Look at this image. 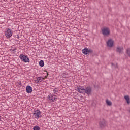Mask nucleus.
I'll return each instance as SVG.
<instances>
[{
  "instance_id": "nucleus-1",
  "label": "nucleus",
  "mask_w": 130,
  "mask_h": 130,
  "mask_svg": "<svg viewBox=\"0 0 130 130\" xmlns=\"http://www.w3.org/2000/svg\"><path fill=\"white\" fill-rule=\"evenodd\" d=\"M19 58L21 59L22 61L23 62H30V59L28 56L25 55L24 54H20L19 56Z\"/></svg>"
},
{
  "instance_id": "nucleus-2",
  "label": "nucleus",
  "mask_w": 130,
  "mask_h": 130,
  "mask_svg": "<svg viewBox=\"0 0 130 130\" xmlns=\"http://www.w3.org/2000/svg\"><path fill=\"white\" fill-rule=\"evenodd\" d=\"M41 112L39 110H36L34 111L33 115H34L35 118H40V117H42V115H41Z\"/></svg>"
},
{
  "instance_id": "nucleus-3",
  "label": "nucleus",
  "mask_w": 130,
  "mask_h": 130,
  "mask_svg": "<svg viewBox=\"0 0 130 130\" xmlns=\"http://www.w3.org/2000/svg\"><path fill=\"white\" fill-rule=\"evenodd\" d=\"M102 32L103 35H104L105 36H108V35H110V30L107 27L104 28L102 29Z\"/></svg>"
},
{
  "instance_id": "nucleus-4",
  "label": "nucleus",
  "mask_w": 130,
  "mask_h": 130,
  "mask_svg": "<svg viewBox=\"0 0 130 130\" xmlns=\"http://www.w3.org/2000/svg\"><path fill=\"white\" fill-rule=\"evenodd\" d=\"M5 35L7 38H10L13 35V31L10 28H7L5 31Z\"/></svg>"
},
{
  "instance_id": "nucleus-5",
  "label": "nucleus",
  "mask_w": 130,
  "mask_h": 130,
  "mask_svg": "<svg viewBox=\"0 0 130 130\" xmlns=\"http://www.w3.org/2000/svg\"><path fill=\"white\" fill-rule=\"evenodd\" d=\"M48 99L49 101H51V102H54V101H56V100H57V98H56V96L55 95L50 94L48 96Z\"/></svg>"
},
{
  "instance_id": "nucleus-6",
  "label": "nucleus",
  "mask_w": 130,
  "mask_h": 130,
  "mask_svg": "<svg viewBox=\"0 0 130 130\" xmlns=\"http://www.w3.org/2000/svg\"><path fill=\"white\" fill-rule=\"evenodd\" d=\"M92 93V88L91 87L87 86L85 90V94H87V95H91Z\"/></svg>"
},
{
  "instance_id": "nucleus-7",
  "label": "nucleus",
  "mask_w": 130,
  "mask_h": 130,
  "mask_svg": "<svg viewBox=\"0 0 130 130\" xmlns=\"http://www.w3.org/2000/svg\"><path fill=\"white\" fill-rule=\"evenodd\" d=\"M78 92L79 93H80V94H85V88H84L83 86H79V87H77Z\"/></svg>"
},
{
  "instance_id": "nucleus-8",
  "label": "nucleus",
  "mask_w": 130,
  "mask_h": 130,
  "mask_svg": "<svg viewBox=\"0 0 130 130\" xmlns=\"http://www.w3.org/2000/svg\"><path fill=\"white\" fill-rule=\"evenodd\" d=\"M99 125L102 128L106 126V123L105 122V120H104V119H103L101 121H100Z\"/></svg>"
},
{
  "instance_id": "nucleus-9",
  "label": "nucleus",
  "mask_w": 130,
  "mask_h": 130,
  "mask_svg": "<svg viewBox=\"0 0 130 130\" xmlns=\"http://www.w3.org/2000/svg\"><path fill=\"white\" fill-rule=\"evenodd\" d=\"M114 41L113 40H112V39H109L108 41L107 42V45L109 47H112V46H113V43H114Z\"/></svg>"
},
{
  "instance_id": "nucleus-10",
  "label": "nucleus",
  "mask_w": 130,
  "mask_h": 130,
  "mask_svg": "<svg viewBox=\"0 0 130 130\" xmlns=\"http://www.w3.org/2000/svg\"><path fill=\"white\" fill-rule=\"evenodd\" d=\"M26 92L28 94H30V93H32V87L28 85L26 87Z\"/></svg>"
},
{
  "instance_id": "nucleus-11",
  "label": "nucleus",
  "mask_w": 130,
  "mask_h": 130,
  "mask_svg": "<svg viewBox=\"0 0 130 130\" xmlns=\"http://www.w3.org/2000/svg\"><path fill=\"white\" fill-rule=\"evenodd\" d=\"M89 52V48H85L82 50V53L83 54H85V55H87Z\"/></svg>"
},
{
  "instance_id": "nucleus-12",
  "label": "nucleus",
  "mask_w": 130,
  "mask_h": 130,
  "mask_svg": "<svg viewBox=\"0 0 130 130\" xmlns=\"http://www.w3.org/2000/svg\"><path fill=\"white\" fill-rule=\"evenodd\" d=\"M123 50V48L122 47L121 48L120 47H118L116 48V51L117 52H119V53H122Z\"/></svg>"
},
{
  "instance_id": "nucleus-13",
  "label": "nucleus",
  "mask_w": 130,
  "mask_h": 130,
  "mask_svg": "<svg viewBox=\"0 0 130 130\" xmlns=\"http://www.w3.org/2000/svg\"><path fill=\"white\" fill-rule=\"evenodd\" d=\"M124 98H125V100H126V101L127 104H129V103H130L129 96H128V95H125V96H124Z\"/></svg>"
},
{
  "instance_id": "nucleus-14",
  "label": "nucleus",
  "mask_w": 130,
  "mask_h": 130,
  "mask_svg": "<svg viewBox=\"0 0 130 130\" xmlns=\"http://www.w3.org/2000/svg\"><path fill=\"white\" fill-rule=\"evenodd\" d=\"M40 67H44V61L43 60H40L39 62Z\"/></svg>"
},
{
  "instance_id": "nucleus-15",
  "label": "nucleus",
  "mask_w": 130,
  "mask_h": 130,
  "mask_svg": "<svg viewBox=\"0 0 130 130\" xmlns=\"http://www.w3.org/2000/svg\"><path fill=\"white\" fill-rule=\"evenodd\" d=\"M106 103L107 105H109V106H111V105H112V102L110 101H108V100H106Z\"/></svg>"
},
{
  "instance_id": "nucleus-16",
  "label": "nucleus",
  "mask_w": 130,
  "mask_h": 130,
  "mask_svg": "<svg viewBox=\"0 0 130 130\" xmlns=\"http://www.w3.org/2000/svg\"><path fill=\"white\" fill-rule=\"evenodd\" d=\"M34 130H40V127L38 126H35L33 128Z\"/></svg>"
},
{
  "instance_id": "nucleus-17",
  "label": "nucleus",
  "mask_w": 130,
  "mask_h": 130,
  "mask_svg": "<svg viewBox=\"0 0 130 130\" xmlns=\"http://www.w3.org/2000/svg\"><path fill=\"white\" fill-rule=\"evenodd\" d=\"M88 53H94V51L92 49H88Z\"/></svg>"
},
{
  "instance_id": "nucleus-18",
  "label": "nucleus",
  "mask_w": 130,
  "mask_h": 130,
  "mask_svg": "<svg viewBox=\"0 0 130 130\" xmlns=\"http://www.w3.org/2000/svg\"><path fill=\"white\" fill-rule=\"evenodd\" d=\"M37 82H42V79L41 78V77H38L37 78Z\"/></svg>"
},
{
  "instance_id": "nucleus-19",
  "label": "nucleus",
  "mask_w": 130,
  "mask_h": 130,
  "mask_svg": "<svg viewBox=\"0 0 130 130\" xmlns=\"http://www.w3.org/2000/svg\"><path fill=\"white\" fill-rule=\"evenodd\" d=\"M53 92L54 94H57L58 93V90L57 89H54Z\"/></svg>"
},
{
  "instance_id": "nucleus-20",
  "label": "nucleus",
  "mask_w": 130,
  "mask_h": 130,
  "mask_svg": "<svg viewBox=\"0 0 130 130\" xmlns=\"http://www.w3.org/2000/svg\"><path fill=\"white\" fill-rule=\"evenodd\" d=\"M67 76H68V74L66 73H63L62 74V77H63V78H67Z\"/></svg>"
},
{
  "instance_id": "nucleus-21",
  "label": "nucleus",
  "mask_w": 130,
  "mask_h": 130,
  "mask_svg": "<svg viewBox=\"0 0 130 130\" xmlns=\"http://www.w3.org/2000/svg\"><path fill=\"white\" fill-rule=\"evenodd\" d=\"M15 38H18V39H20V36L19 35H17L15 36Z\"/></svg>"
},
{
  "instance_id": "nucleus-22",
  "label": "nucleus",
  "mask_w": 130,
  "mask_h": 130,
  "mask_svg": "<svg viewBox=\"0 0 130 130\" xmlns=\"http://www.w3.org/2000/svg\"><path fill=\"white\" fill-rule=\"evenodd\" d=\"M46 73H47V76L45 77V79H47V77H48V73H47V72H46Z\"/></svg>"
},
{
  "instance_id": "nucleus-23",
  "label": "nucleus",
  "mask_w": 130,
  "mask_h": 130,
  "mask_svg": "<svg viewBox=\"0 0 130 130\" xmlns=\"http://www.w3.org/2000/svg\"><path fill=\"white\" fill-rule=\"evenodd\" d=\"M12 50L13 51H15V50H17V48H14Z\"/></svg>"
},
{
  "instance_id": "nucleus-24",
  "label": "nucleus",
  "mask_w": 130,
  "mask_h": 130,
  "mask_svg": "<svg viewBox=\"0 0 130 130\" xmlns=\"http://www.w3.org/2000/svg\"><path fill=\"white\" fill-rule=\"evenodd\" d=\"M114 64H113V63H112V66H114Z\"/></svg>"
},
{
  "instance_id": "nucleus-25",
  "label": "nucleus",
  "mask_w": 130,
  "mask_h": 130,
  "mask_svg": "<svg viewBox=\"0 0 130 130\" xmlns=\"http://www.w3.org/2000/svg\"><path fill=\"white\" fill-rule=\"evenodd\" d=\"M2 117L0 116V118H1Z\"/></svg>"
}]
</instances>
